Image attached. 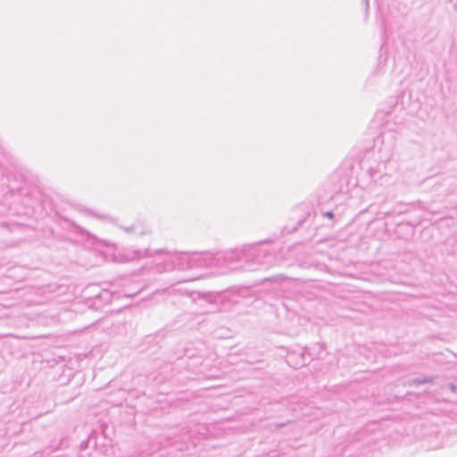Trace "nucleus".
<instances>
[{
  "instance_id": "f257e3e1",
  "label": "nucleus",
  "mask_w": 457,
  "mask_h": 457,
  "mask_svg": "<svg viewBox=\"0 0 457 457\" xmlns=\"http://www.w3.org/2000/svg\"><path fill=\"white\" fill-rule=\"evenodd\" d=\"M265 253L264 251L259 249V248H256L255 246H247V247H244L243 249L240 250V253H237V256L236 259H234V253H230L227 257L226 259L227 260H229V261H234V260H241V259H245V261L249 262L251 261L252 259L253 260L254 259V262L256 263H259V264H263L264 262L262 261L260 259L261 255L263 256Z\"/></svg>"
},
{
  "instance_id": "f03ea898",
  "label": "nucleus",
  "mask_w": 457,
  "mask_h": 457,
  "mask_svg": "<svg viewBox=\"0 0 457 457\" xmlns=\"http://www.w3.org/2000/svg\"><path fill=\"white\" fill-rule=\"evenodd\" d=\"M178 260V269L179 270H190L193 268H195L194 262L195 261L193 259L192 255L184 254L177 258Z\"/></svg>"
},
{
  "instance_id": "7ed1b4c3",
  "label": "nucleus",
  "mask_w": 457,
  "mask_h": 457,
  "mask_svg": "<svg viewBox=\"0 0 457 457\" xmlns=\"http://www.w3.org/2000/svg\"><path fill=\"white\" fill-rule=\"evenodd\" d=\"M192 257L195 260L194 262L195 268L208 266L212 262V257L209 254H193Z\"/></svg>"
},
{
  "instance_id": "20e7f679",
  "label": "nucleus",
  "mask_w": 457,
  "mask_h": 457,
  "mask_svg": "<svg viewBox=\"0 0 457 457\" xmlns=\"http://www.w3.org/2000/svg\"><path fill=\"white\" fill-rule=\"evenodd\" d=\"M301 356H302V361H295V354L293 353H289L287 356V361L288 364L294 366L295 368H298V367H301V366H304L307 362V359L305 358L304 354L303 353H301ZM310 360V358H308V361Z\"/></svg>"
},
{
  "instance_id": "39448f33",
  "label": "nucleus",
  "mask_w": 457,
  "mask_h": 457,
  "mask_svg": "<svg viewBox=\"0 0 457 457\" xmlns=\"http://www.w3.org/2000/svg\"><path fill=\"white\" fill-rule=\"evenodd\" d=\"M124 231L128 232V233H131V232H136L137 231V226L136 225H132L130 227H120Z\"/></svg>"
},
{
  "instance_id": "423d86ee",
  "label": "nucleus",
  "mask_w": 457,
  "mask_h": 457,
  "mask_svg": "<svg viewBox=\"0 0 457 457\" xmlns=\"http://www.w3.org/2000/svg\"><path fill=\"white\" fill-rule=\"evenodd\" d=\"M80 234L85 235L90 238H96L93 235H91L88 231H87L85 229H80Z\"/></svg>"
},
{
  "instance_id": "0eeeda50",
  "label": "nucleus",
  "mask_w": 457,
  "mask_h": 457,
  "mask_svg": "<svg viewBox=\"0 0 457 457\" xmlns=\"http://www.w3.org/2000/svg\"><path fill=\"white\" fill-rule=\"evenodd\" d=\"M98 242L102 243L103 245H111V244L105 242V241H103V240H100V239H97Z\"/></svg>"
},
{
  "instance_id": "6e6552de",
  "label": "nucleus",
  "mask_w": 457,
  "mask_h": 457,
  "mask_svg": "<svg viewBox=\"0 0 457 457\" xmlns=\"http://www.w3.org/2000/svg\"><path fill=\"white\" fill-rule=\"evenodd\" d=\"M326 215L330 219L333 218V213L331 212H327Z\"/></svg>"
},
{
  "instance_id": "1a4fd4ad",
  "label": "nucleus",
  "mask_w": 457,
  "mask_h": 457,
  "mask_svg": "<svg viewBox=\"0 0 457 457\" xmlns=\"http://www.w3.org/2000/svg\"><path fill=\"white\" fill-rule=\"evenodd\" d=\"M195 279H196L195 278H187V279H186L185 281H194V280H195Z\"/></svg>"
}]
</instances>
